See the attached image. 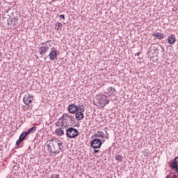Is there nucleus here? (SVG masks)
<instances>
[{"label": "nucleus", "instance_id": "obj_1", "mask_svg": "<svg viewBox=\"0 0 178 178\" xmlns=\"http://www.w3.org/2000/svg\"><path fill=\"white\" fill-rule=\"evenodd\" d=\"M65 131L67 138H76L77 136L80 135V132H79V130L74 127L67 128V127H66Z\"/></svg>", "mask_w": 178, "mask_h": 178}, {"label": "nucleus", "instance_id": "obj_2", "mask_svg": "<svg viewBox=\"0 0 178 178\" xmlns=\"http://www.w3.org/2000/svg\"><path fill=\"white\" fill-rule=\"evenodd\" d=\"M95 99L97 100V104L102 105V108L109 104V101L108 100V96H106V95H97L95 97Z\"/></svg>", "mask_w": 178, "mask_h": 178}, {"label": "nucleus", "instance_id": "obj_3", "mask_svg": "<svg viewBox=\"0 0 178 178\" xmlns=\"http://www.w3.org/2000/svg\"><path fill=\"white\" fill-rule=\"evenodd\" d=\"M104 141L105 140H102V139L95 138L90 142L91 147L95 149H97V148H101V147H102V142L104 143Z\"/></svg>", "mask_w": 178, "mask_h": 178}, {"label": "nucleus", "instance_id": "obj_4", "mask_svg": "<svg viewBox=\"0 0 178 178\" xmlns=\"http://www.w3.org/2000/svg\"><path fill=\"white\" fill-rule=\"evenodd\" d=\"M34 101V96L30 95V93H27L24 96L23 102L25 105H30Z\"/></svg>", "mask_w": 178, "mask_h": 178}, {"label": "nucleus", "instance_id": "obj_5", "mask_svg": "<svg viewBox=\"0 0 178 178\" xmlns=\"http://www.w3.org/2000/svg\"><path fill=\"white\" fill-rule=\"evenodd\" d=\"M27 136H29V135L26 133V131L22 132L19 135V139L16 141V146L19 147V145H20L22 144V143H23V141H24V140H26V137H27Z\"/></svg>", "mask_w": 178, "mask_h": 178}, {"label": "nucleus", "instance_id": "obj_6", "mask_svg": "<svg viewBox=\"0 0 178 178\" xmlns=\"http://www.w3.org/2000/svg\"><path fill=\"white\" fill-rule=\"evenodd\" d=\"M65 130H66V126H64L63 127H61L55 130V134L56 136H58V137H62L63 136H65Z\"/></svg>", "mask_w": 178, "mask_h": 178}, {"label": "nucleus", "instance_id": "obj_7", "mask_svg": "<svg viewBox=\"0 0 178 178\" xmlns=\"http://www.w3.org/2000/svg\"><path fill=\"white\" fill-rule=\"evenodd\" d=\"M54 48L51 49V51L49 54V58L50 60H55V59H58V51L57 50H54Z\"/></svg>", "mask_w": 178, "mask_h": 178}, {"label": "nucleus", "instance_id": "obj_8", "mask_svg": "<svg viewBox=\"0 0 178 178\" xmlns=\"http://www.w3.org/2000/svg\"><path fill=\"white\" fill-rule=\"evenodd\" d=\"M40 55H42V56H45V54L48 51H49V47L48 46H41L38 49Z\"/></svg>", "mask_w": 178, "mask_h": 178}, {"label": "nucleus", "instance_id": "obj_9", "mask_svg": "<svg viewBox=\"0 0 178 178\" xmlns=\"http://www.w3.org/2000/svg\"><path fill=\"white\" fill-rule=\"evenodd\" d=\"M65 121L66 123L65 126L67 127V126H73L76 123V118L74 116H72L70 118H65Z\"/></svg>", "mask_w": 178, "mask_h": 178}, {"label": "nucleus", "instance_id": "obj_10", "mask_svg": "<svg viewBox=\"0 0 178 178\" xmlns=\"http://www.w3.org/2000/svg\"><path fill=\"white\" fill-rule=\"evenodd\" d=\"M76 109H77V105L72 104H70L68 106V108L67 111L69 112V113H72V115H74V113H76Z\"/></svg>", "mask_w": 178, "mask_h": 178}, {"label": "nucleus", "instance_id": "obj_11", "mask_svg": "<svg viewBox=\"0 0 178 178\" xmlns=\"http://www.w3.org/2000/svg\"><path fill=\"white\" fill-rule=\"evenodd\" d=\"M170 168L171 169H175L176 172H177V168H178V156H176L174 159V161L171 162L170 165Z\"/></svg>", "mask_w": 178, "mask_h": 178}, {"label": "nucleus", "instance_id": "obj_12", "mask_svg": "<svg viewBox=\"0 0 178 178\" xmlns=\"http://www.w3.org/2000/svg\"><path fill=\"white\" fill-rule=\"evenodd\" d=\"M167 41L168 44H170V45H173V44H175V42L177 41V39H176V35L172 34L168 37Z\"/></svg>", "mask_w": 178, "mask_h": 178}, {"label": "nucleus", "instance_id": "obj_13", "mask_svg": "<svg viewBox=\"0 0 178 178\" xmlns=\"http://www.w3.org/2000/svg\"><path fill=\"white\" fill-rule=\"evenodd\" d=\"M51 148L49 149L50 154H59L58 151V145L56 144L51 143Z\"/></svg>", "mask_w": 178, "mask_h": 178}, {"label": "nucleus", "instance_id": "obj_14", "mask_svg": "<svg viewBox=\"0 0 178 178\" xmlns=\"http://www.w3.org/2000/svg\"><path fill=\"white\" fill-rule=\"evenodd\" d=\"M152 37H154L156 40H163V38H165V35H163V33L159 32L152 33Z\"/></svg>", "mask_w": 178, "mask_h": 178}, {"label": "nucleus", "instance_id": "obj_15", "mask_svg": "<svg viewBox=\"0 0 178 178\" xmlns=\"http://www.w3.org/2000/svg\"><path fill=\"white\" fill-rule=\"evenodd\" d=\"M94 137H98L99 138H105V133L104 131H99L93 134L92 138H94Z\"/></svg>", "mask_w": 178, "mask_h": 178}, {"label": "nucleus", "instance_id": "obj_16", "mask_svg": "<svg viewBox=\"0 0 178 178\" xmlns=\"http://www.w3.org/2000/svg\"><path fill=\"white\" fill-rule=\"evenodd\" d=\"M83 111H78L75 113V118L76 120H83L84 119V113Z\"/></svg>", "mask_w": 178, "mask_h": 178}, {"label": "nucleus", "instance_id": "obj_17", "mask_svg": "<svg viewBox=\"0 0 178 178\" xmlns=\"http://www.w3.org/2000/svg\"><path fill=\"white\" fill-rule=\"evenodd\" d=\"M35 130H37V127L33 126L31 128H30L26 133L28 136H30V134H33L35 133Z\"/></svg>", "mask_w": 178, "mask_h": 178}, {"label": "nucleus", "instance_id": "obj_18", "mask_svg": "<svg viewBox=\"0 0 178 178\" xmlns=\"http://www.w3.org/2000/svg\"><path fill=\"white\" fill-rule=\"evenodd\" d=\"M155 45L156 44H153L152 46L150 47V49H154V51H159L160 49H162V52H165V49L162 47V46H159V47H156Z\"/></svg>", "mask_w": 178, "mask_h": 178}, {"label": "nucleus", "instance_id": "obj_19", "mask_svg": "<svg viewBox=\"0 0 178 178\" xmlns=\"http://www.w3.org/2000/svg\"><path fill=\"white\" fill-rule=\"evenodd\" d=\"M12 22L13 23V26H15V27H19V17L12 18Z\"/></svg>", "mask_w": 178, "mask_h": 178}, {"label": "nucleus", "instance_id": "obj_20", "mask_svg": "<svg viewBox=\"0 0 178 178\" xmlns=\"http://www.w3.org/2000/svg\"><path fill=\"white\" fill-rule=\"evenodd\" d=\"M76 112H84V105H80V104H79V105H77L76 106Z\"/></svg>", "mask_w": 178, "mask_h": 178}, {"label": "nucleus", "instance_id": "obj_21", "mask_svg": "<svg viewBox=\"0 0 178 178\" xmlns=\"http://www.w3.org/2000/svg\"><path fill=\"white\" fill-rule=\"evenodd\" d=\"M123 156L120 155V154H117L115 156V161H117L118 162H123Z\"/></svg>", "mask_w": 178, "mask_h": 178}, {"label": "nucleus", "instance_id": "obj_22", "mask_svg": "<svg viewBox=\"0 0 178 178\" xmlns=\"http://www.w3.org/2000/svg\"><path fill=\"white\" fill-rule=\"evenodd\" d=\"M72 117H73V115H70L69 113H64L63 115L62 118H60V120L61 119H63V118L65 119H65H69V118H72Z\"/></svg>", "mask_w": 178, "mask_h": 178}, {"label": "nucleus", "instance_id": "obj_23", "mask_svg": "<svg viewBox=\"0 0 178 178\" xmlns=\"http://www.w3.org/2000/svg\"><path fill=\"white\" fill-rule=\"evenodd\" d=\"M64 122H66V121L65 120V118L59 119L58 123H60V127H65V123H64Z\"/></svg>", "mask_w": 178, "mask_h": 178}, {"label": "nucleus", "instance_id": "obj_24", "mask_svg": "<svg viewBox=\"0 0 178 178\" xmlns=\"http://www.w3.org/2000/svg\"><path fill=\"white\" fill-rule=\"evenodd\" d=\"M56 26L55 27L56 30H59V29H62L63 27V24L60 22H58L57 24H56Z\"/></svg>", "mask_w": 178, "mask_h": 178}, {"label": "nucleus", "instance_id": "obj_25", "mask_svg": "<svg viewBox=\"0 0 178 178\" xmlns=\"http://www.w3.org/2000/svg\"><path fill=\"white\" fill-rule=\"evenodd\" d=\"M108 91L109 92H111V94H115V92H116V89L115 88L109 87Z\"/></svg>", "mask_w": 178, "mask_h": 178}, {"label": "nucleus", "instance_id": "obj_26", "mask_svg": "<svg viewBox=\"0 0 178 178\" xmlns=\"http://www.w3.org/2000/svg\"><path fill=\"white\" fill-rule=\"evenodd\" d=\"M57 147H58L59 149L60 150L63 149V143H57Z\"/></svg>", "mask_w": 178, "mask_h": 178}, {"label": "nucleus", "instance_id": "obj_27", "mask_svg": "<svg viewBox=\"0 0 178 178\" xmlns=\"http://www.w3.org/2000/svg\"><path fill=\"white\" fill-rule=\"evenodd\" d=\"M104 138L105 140H109V134H108V131H104Z\"/></svg>", "mask_w": 178, "mask_h": 178}, {"label": "nucleus", "instance_id": "obj_28", "mask_svg": "<svg viewBox=\"0 0 178 178\" xmlns=\"http://www.w3.org/2000/svg\"><path fill=\"white\" fill-rule=\"evenodd\" d=\"M169 177L170 178H177L178 176L176 174H174L173 172L170 173V175H169Z\"/></svg>", "mask_w": 178, "mask_h": 178}, {"label": "nucleus", "instance_id": "obj_29", "mask_svg": "<svg viewBox=\"0 0 178 178\" xmlns=\"http://www.w3.org/2000/svg\"><path fill=\"white\" fill-rule=\"evenodd\" d=\"M59 18L62 20H66V17L65 16V15H60Z\"/></svg>", "mask_w": 178, "mask_h": 178}, {"label": "nucleus", "instance_id": "obj_30", "mask_svg": "<svg viewBox=\"0 0 178 178\" xmlns=\"http://www.w3.org/2000/svg\"><path fill=\"white\" fill-rule=\"evenodd\" d=\"M8 24H13V21H12V19L10 18L9 19H8Z\"/></svg>", "mask_w": 178, "mask_h": 178}, {"label": "nucleus", "instance_id": "obj_31", "mask_svg": "<svg viewBox=\"0 0 178 178\" xmlns=\"http://www.w3.org/2000/svg\"><path fill=\"white\" fill-rule=\"evenodd\" d=\"M51 145H52V143H49V144L47 145V148L49 149H49H51V148L52 147H51Z\"/></svg>", "mask_w": 178, "mask_h": 178}, {"label": "nucleus", "instance_id": "obj_32", "mask_svg": "<svg viewBox=\"0 0 178 178\" xmlns=\"http://www.w3.org/2000/svg\"><path fill=\"white\" fill-rule=\"evenodd\" d=\"M52 178H59V175H54Z\"/></svg>", "mask_w": 178, "mask_h": 178}, {"label": "nucleus", "instance_id": "obj_33", "mask_svg": "<svg viewBox=\"0 0 178 178\" xmlns=\"http://www.w3.org/2000/svg\"><path fill=\"white\" fill-rule=\"evenodd\" d=\"M97 152H99V149H94V154H97Z\"/></svg>", "mask_w": 178, "mask_h": 178}, {"label": "nucleus", "instance_id": "obj_34", "mask_svg": "<svg viewBox=\"0 0 178 178\" xmlns=\"http://www.w3.org/2000/svg\"><path fill=\"white\" fill-rule=\"evenodd\" d=\"M51 142L54 141V139H51V140H49V141H47V144H48V143H51Z\"/></svg>", "mask_w": 178, "mask_h": 178}, {"label": "nucleus", "instance_id": "obj_35", "mask_svg": "<svg viewBox=\"0 0 178 178\" xmlns=\"http://www.w3.org/2000/svg\"><path fill=\"white\" fill-rule=\"evenodd\" d=\"M47 42H48V41L45 42H42L41 45H44V44H46Z\"/></svg>", "mask_w": 178, "mask_h": 178}, {"label": "nucleus", "instance_id": "obj_36", "mask_svg": "<svg viewBox=\"0 0 178 178\" xmlns=\"http://www.w3.org/2000/svg\"><path fill=\"white\" fill-rule=\"evenodd\" d=\"M140 54H141V52H138L137 54H136V55H137L138 56H140Z\"/></svg>", "mask_w": 178, "mask_h": 178}, {"label": "nucleus", "instance_id": "obj_37", "mask_svg": "<svg viewBox=\"0 0 178 178\" xmlns=\"http://www.w3.org/2000/svg\"><path fill=\"white\" fill-rule=\"evenodd\" d=\"M44 58L46 60L48 58V56H45V57H44Z\"/></svg>", "mask_w": 178, "mask_h": 178}, {"label": "nucleus", "instance_id": "obj_38", "mask_svg": "<svg viewBox=\"0 0 178 178\" xmlns=\"http://www.w3.org/2000/svg\"><path fill=\"white\" fill-rule=\"evenodd\" d=\"M145 156H149V154H147V153H146V154L145 155Z\"/></svg>", "mask_w": 178, "mask_h": 178}, {"label": "nucleus", "instance_id": "obj_39", "mask_svg": "<svg viewBox=\"0 0 178 178\" xmlns=\"http://www.w3.org/2000/svg\"><path fill=\"white\" fill-rule=\"evenodd\" d=\"M94 104H95V105H97V104H95V102H94Z\"/></svg>", "mask_w": 178, "mask_h": 178}, {"label": "nucleus", "instance_id": "obj_40", "mask_svg": "<svg viewBox=\"0 0 178 178\" xmlns=\"http://www.w3.org/2000/svg\"><path fill=\"white\" fill-rule=\"evenodd\" d=\"M163 55H165V53H163Z\"/></svg>", "mask_w": 178, "mask_h": 178}, {"label": "nucleus", "instance_id": "obj_41", "mask_svg": "<svg viewBox=\"0 0 178 178\" xmlns=\"http://www.w3.org/2000/svg\"><path fill=\"white\" fill-rule=\"evenodd\" d=\"M102 155H104V152H103V154Z\"/></svg>", "mask_w": 178, "mask_h": 178}]
</instances>
